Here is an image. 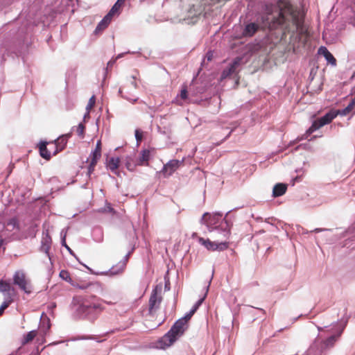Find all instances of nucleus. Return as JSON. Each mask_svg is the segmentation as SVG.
<instances>
[{"mask_svg":"<svg viewBox=\"0 0 355 355\" xmlns=\"http://www.w3.org/2000/svg\"><path fill=\"white\" fill-rule=\"evenodd\" d=\"M90 293L83 295H75L73 297L69 307L71 311V318L73 320H87L94 322L99 315L105 309L103 303L110 304L111 302H107L96 295L92 293H101L103 287L99 282H89Z\"/></svg>","mask_w":355,"mask_h":355,"instance_id":"nucleus-1","label":"nucleus"},{"mask_svg":"<svg viewBox=\"0 0 355 355\" xmlns=\"http://www.w3.org/2000/svg\"><path fill=\"white\" fill-rule=\"evenodd\" d=\"M278 9L277 17L265 13L259 15L257 21L259 28L273 30L277 28L288 29L291 24L296 28L298 25V17L289 0H277L276 3Z\"/></svg>","mask_w":355,"mask_h":355,"instance_id":"nucleus-2","label":"nucleus"},{"mask_svg":"<svg viewBox=\"0 0 355 355\" xmlns=\"http://www.w3.org/2000/svg\"><path fill=\"white\" fill-rule=\"evenodd\" d=\"M349 317L343 318L336 322L331 323L330 326H324V327H318L320 332L324 329H328L327 331H329L330 335H327L324 339L320 340L315 338L314 342L310 345L309 349L303 355H324L326 352L332 348L335 343L338 340L343 334L347 323Z\"/></svg>","mask_w":355,"mask_h":355,"instance_id":"nucleus-3","label":"nucleus"},{"mask_svg":"<svg viewBox=\"0 0 355 355\" xmlns=\"http://www.w3.org/2000/svg\"><path fill=\"white\" fill-rule=\"evenodd\" d=\"M243 207V205L236 207L229 210L225 216L221 211L205 212L200 218V223L202 225H206L209 232L216 231L224 237L229 238L231 234L233 222L230 218H228V216L231 212L235 211Z\"/></svg>","mask_w":355,"mask_h":355,"instance_id":"nucleus-4","label":"nucleus"},{"mask_svg":"<svg viewBox=\"0 0 355 355\" xmlns=\"http://www.w3.org/2000/svg\"><path fill=\"white\" fill-rule=\"evenodd\" d=\"M187 321L182 317L178 319L171 326V329L154 345L159 349H165L175 343L188 329Z\"/></svg>","mask_w":355,"mask_h":355,"instance_id":"nucleus-5","label":"nucleus"},{"mask_svg":"<svg viewBox=\"0 0 355 355\" xmlns=\"http://www.w3.org/2000/svg\"><path fill=\"white\" fill-rule=\"evenodd\" d=\"M38 23L28 18H26L22 21L21 26L18 28V34L22 41V43L27 44L28 42V36L31 34L34 28L37 26Z\"/></svg>","mask_w":355,"mask_h":355,"instance_id":"nucleus-6","label":"nucleus"},{"mask_svg":"<svg viewBox=\"0 0 355 355\" xmlns=\"http://www.w3.org/2000/svg\"><path fill=\"white\" fill-rule=\"evenodd\" d=\"M13 284L17 286L24 293L30 295L32 293V286L26 279L23 271L17 270L13 275Z\"/></svg>","mask_w":355,"mask_h":355,"instance_id":"nucleus-7","label":"nucleus"},{"mask_svg":"<svg viewBox=\"0 0 355 355\" xmlns=\"http://www.w3.org/2000/svg\"><path fill=\"white\" fill-rule=\"evenodd\" d=\"M200 244L203 245L209 251H224L229 247V243L227 241H211L209 239L200 237L198 239Z\"/></svg>","mask_w":355,"mask_h":355,"instance_id":"nucleus-8","label":"nucleus"},{"mask_svg":"<svg viewBox=\"0 0 355 355\" xmlns=\"http://www.w3.org/2000/svg\"><path fill=\"white\" fill-rule=\"evenodd\" d=\"M213 275H214V270L212 271V275H211V277L209 278V279L207 282V285L205 287V292L204 295L196 302V303L193 305V306L191 307L190 311L187 312L182 317L187 322H189V320L191 318L193 315L197 311V310L199 309V307L201 306V304L203 303V302L206 299L208 292H209V286L211 285V281L213 279Z\"/></svg>","mask_w":355,"mask_h":355,"instance_id":"nucleus-9","label":"nucleus"},{"mask_svg":"<svg viewBox=\"0 0 355 355\" xmlns=\"http://www.w3.org/2000/svg\"><path fill=\"white\" fill-rule=\"evenodd\" d=\"M184 162V158H182L181 160L179 159H170L167 163L164 164L162 173H163L164 178H168L172 175L173 173Z\"/></svg>","mask_w":355,"mask_h":355,"instance_id":"nucleus-10","label":"nucleus"},{"mask_svg":"<svg viewBox=\"0 0 355 355\" xmlns=\"http://www.w3.org/2000/svg\"><path fill=\"white\" fill-rule=\"evenodd\" d=\"M71 135L72 133L69 132L67 134L62 135L57 139L51 141V144H55V150L53 151V155H56L66 148L68 140Z\"/></svg>","mask_w":355,"mask_h":355,"instance_id":"nucleus-11","label":"nucleus"},{"mask_svg":"<svg viewBox=\"0 0 355 355\" xmlns=\"http://www.w3.org/2000/svg\"><path fill=\"white\" fill-rule=\"evenodd\" d=\"M350 5L345 8L343 17L345 23L355 27V0H349Z\"/></svg>","mask_w":355,"mask_h":355,"instance_id":"nucleus-12","label":"nucleus"},{"mask_svg":"<svg viewBox=\"0 0 355 355\" xmlns=\"http://www.w3.org/2000/svg\"><path fill=\"white\" fill-rule=\"evenodd\" d=\"M50 144H51V141H48L46 140L41 139L36 146V148L39 150L40 157L46 161L50 160L53 156V153H51L47 148V145Z\"/></svg>","mask_w":355,"mask_h":355,"instance_id":"nucleus-13","label":"nucleus"},{"mask_svg":"<svg viewBox=\"0 0 355 355\" xmlns=\"http://www.w3.org/2000/svg\"><path fill=\"white\" fill-rule=\"evenodd\" d=\"M51 243H52L51 237L49 233L48 232H46L44 236L42 239L40 250L42 252H44L46 254V255L48 257L51 263L53 264L52 254L49 252L51 245Z\"/></svg>","mask_w":355,"mask_h":355,"instance_id":"nucleus-14","label":"nucleus"},{"mask_svg":"<svg viewBox=\"0 0 355 355\" xmlns=\"http://www.w3.org/2000/svg\"><path fill=\"white\" fill-rule=\"evenodd\" d=\"M162 300V297L156 294V291H152L148 304V312L151 315L154 310L157 309L159 307V304Z\"/></svg>","mask_w":355,"mask_h":355,"instance_id":"nucleus-15","label":"nucleus"},{"mask_svg":"<svg viewBox=\"0 0 355 355\" xmlns=\"http://www.w3.org/2000/svg\"><path fill=\"white\" fill-rule=\"evenodd\" d=\"M259 29V25L256 22H248L244 24L242 35L245 37H252Z\"/></svg>","mask_w":355,"mask_h":355,"instance_id":"nucleus-16","label":"nucleus"},{"mask_svg":"<svg viewBox=\"0 0 355 355\" xmlns=\"http://www.w3.org/2000/svg\"><path fill=\"white\" fill-rule=\"evenodd\" d=\"M339 114L337 110L331 109L320 118L318 119V120L322 126H324L329 124Z\"/></svg>","mask_w":355,"mask_h":355,"instance_id":"nucleus-17","label":"nucleus"},{"mask_svg":"<svg viewBox=\"0 0 355 355\" xmlns=\"http://www.w3.org/2000/svg\"><path fill=\"white\" fill-rule=\"evenodd\" d=\"M322 127V125L320 124V123L319 122V121L318 119L313 120L312 121L311 125L306 130L304 134H303L300 137H298L297 138V139L298 141H302V140H304V139H307L308 137L309 136H311V135L313 132H314L315 131H316L317 130L320 129Z\"/></svg>","mask_w":355,"mask_h":355,"instance_id":"nucleus-18","label":"nucleus"},{"mask_svg":"<svg viewBox=\"0 0 355 355\" xmlns=\"http://www.w3.org/2000/svg\"><path fill=\"white\" fill-rule=\"evenodd\" d=\"M288 189V184L284 182L276 183L272 188V197L273 198L282 196L286 193Z\"/></svg>","mask_w":355,"mask_h":355,"instance_id":"nucleus-19","label":"nucleus"},{"mask_svg":"<svg viewBox=\"0 0 355 355\" xmlns=\"http://www.w3.org/2000/svg\"><path fill=\"white\" fill-rule=\"evenodd\" d=\"M179 98L183 101H187L189 99V93L187 86L186 85H182L180 94H177L176 97L173 101V103L179 105H182V103L180 101Z\"/></svg>","mask_w":355,"mask_h":355,"instance_id":"nucleus-20","label":"nucleus"},{"mask_svg":"<svg viewBox=\"0 0 355 355\" xmlns=\"http://www.w3.org/2000/svg\"><path fill=\"white\" fill-rule=\"evenodd\" d=\"M92 239L96 243H101L103 241V231L101 226H95L92 230Z\"/></svg>","mask_w":355,"mask_h":355,"instance_id":"nucleus-21","label":"nucleus"},{"mask_svg":"<svg viewBox=\"0 0 355 355\" xmlns=\"http://www.w3.org/2000/svg\"><path fill=\"white\" fill-rule=\"evenodd\" d=\"M151 158V151L149 149H143L140 151L139 157L137 160V164L144 165V162H148Z\"/></svg>","mask_w":355,"mask_h":355,"instance_id":"nucleus-22","label":"nucleus"},{"mask_svg":"<svg viewBox=\"0 0 355 355\" xmlns=\"http://www.w3.org/2000/svg\"><path fill=\"white\" fill-rule=\"evenodd\" d=\"M120 268H121V266L120 267L119 266V262H118L116 265L111 267L108 270L101 272V275H109L111 277L117 275L121 274L125 270V269H122L121 270Z\"/></svg>","mask_w":355,"mask_h":355,"instance_id":"nucleus-23","label":"nucleus"},{"mask_svg":"<svg viewBox=\"0 0 355 355\" xmlns=\"http://www.w3.org/2000/svg\"><path fill=\"white\" fill-rule=\"evenodd\" d=\"M125 168L131 172L135 171L137 164V161L134 162V159L131 155H127L125 158Z\"/></svg>","mask_w":355,"mask_h":355,"instance_id":"nucleus-24","label":"nucleus"},{"mask_svg":"<svg viewBox=\"0 0 355 355\" xmlns=\"http://www.w3.org/2000/svg\"><path fill=\"white\" fill-rule=\"evenodd\" d=\"M37 331L34 329L28 331V333L24 334L23 338L21 340V344L26 345L29 342L32 341L34 338L37 336Z\"/></svg>","mask_w":355,"mask_h":355,"instance_id":"nucleus-25","label":"nucleus"},{"mask_svg":"<svg viewBox=\"0 0 355 355\" xmlns=\"http://www.w3.org/2000/svg\"><path fill=\"white\" fill-rule=\"evenodd\" d=\"M59 277L64 281L68 282L71 286H73L76 280L71 278L69 272L67 270H61L59 273Z\"/></svg>","mask_w":355,"mask_h":355,"instance_id":"nucleus-26","label":"nucleus"},{"mask_svg":"<svg viewBox=\"0 0 355 355\" xmlns=\"http://www.w3.org/2000/svg\"><path fill=\"white\" fill-rule=\"evenodd\" d=\"M14 288L10 286V284L8 282L3 281V279H0V292L5 293H10V291H14Z\"/></svg>","mask_w":355,"mask_h":355,"instance_id":"nucleus-27","label":"nucleus"},{"mask_svg":"<svg viewBox=\"0 0 355 355\" xmlns=\"http://www.w3.org/2000/svg\"><path fill=\"white\" fill-rule=\"evenodd\" d=\"M12 302L13 299L10 293L6 294V297L5 298V300L2 302V304L0 306V315H1L3 313L4 310L7 309Z\"/></svg>","mask_w":355,"mask_h":355,"instance_id":"nucleus-28","label":"nucleus"},{"mask_svg":"<svg viewBox=\"0 0 355 355\" xmlns=\"http://www.w3.org/2000/svg\"><path fill=\"white\" fill-rule=\"evenodd\" d=\"M60 244H61L62 247H64L69 252V253L71 255L74 257L75 259L79 263H80L79 258L77 257V255L75 254V252L70 248V247L67 244L66 239H65V234H64V236H62V240H60Z\"/></svg>","mask_w":355,"mask_h":355,"instance_id":"nucleus-29","label":"nucleus"},{"mask_svg":"<svg viewBox=\"0 0 355 355\" xmlns=\"http://www.w3.org/2000/svg\"><path fill=\"white\" fill-rule=\"evenodd\" d=\"M120 158L119 157H111L106 162V168L119 166Z\"/></svg>","mask_w":355,"mask_h":355,"instance_id":"nucleus-30","label":"nucleus"},{"mask_svg":"<svg viewBox=\"0 0 355 355\" xmlns=\"http://www.w3.org/2000/svg\"><path fill=\"white\" fill-rule=\"evenodd\" d=\"M89 282H87L85 281L80 280L79 282L78 281H75L73 287L77 288L80 290H87L89 287Z\"/></svg>","mask_w":355,"mask_h":355,"instance_id":"nucleus-31","label":"nucleus"},{"mask_svg":"<svg viewBox=\"0 0 355 355\" xmlns=\"http://www.w3.org/2000/svg\"><path fill=\"white\" fill-rule=\"evenodd\" d=\"M134 251V248H132V250L130 251H129L126 254L125 256L123 257V259L122 260H121L120 261H119V266L120 267L121 266V268L120 270H121L122 269H125V266H126V263L128 262L131 254L132 253V252Z\"/></svg>","mask_w":355,"mask_h":355,"instance_id":"nucleus-32","label":"nucleus"},{"mask_svg":"<svg viewBox=\"0 0 355 355\" xmlns=\"http://www.w3.org/2000/svg\"><path fill=\"white\" fill-rule=\"evenodd\" d=\"M212 59H213V51L211 50H209L205 53V55L204 56V58H202V60L201 61V64H200L201 67H205V64H207L206 61L208 62L211 61Z\"/></svg>","mask_w":355,"mask_h":355,"instance_id":"nucleus-33","label":"nucleus"},{"mask_svg":"<svg viewBox=\"0 0 355 355\" xmlns=\"http://www.w3.org/2000/svg\"><path fill=\"white\" fill-rule=\"evenodd\" d=\"M101 157V153H99L98 151L92 150V152L89 154L90 162L93 163H98V160Z\"/></svg>","mask_w":355,"mask_h":355,"instance_id":"nucleus-34","label":"nucleus"},{"mask_svg":"<svg viewBox=\"0 0 355 355\" xmlns=\"http://www.w3.org/2000/svg\"><path fill=\"white\" fill-rule=\"evenodd\" d=\"M85 125L83 122L79 123L78 126L76 127V132L78 136L83 139L85 137Z\"/></svg>","mask_w":355,"mask_h":355,"instance_id":"nucleus-35","label":"nucleus"},{"mask_svg":"<svg viewBox=\"0 0 355 355\" xmlns=\"http://www.w3.org/2000/svg\"><path fill=\"white\" fill-rule=\"evenodd\" d=\"M7 225L8 226H10V225L12 226V229H17V230L19 229V220L16 217H13V218L9 219V220L7 223Z\"/></svg>","mask_w":355,"mask_h":355,"instance_id":"nucleus-36","label":"nucleus"},{"mask_svg":"<svg viewBox=\"0 0 355 355\" xmlns=\"http://www.w3.org/2000/svg\"><path fill=\"white\" fill-rule=\"evenodd\" d=\"M232 72L231 71V69H228L227 67L222 71L220 76V80L222 81L231 75H232Z\"/></svg>","mask_w":355,"mask_h":355,"instance_id":"nucleus-37","label":"nucleus"},{"mask_svg":"<svg viewBox=\"0 0 355 355\" xmlns=\"http://www.w3.org/2000/svg\"><path fill=\"white\" fill-rule=\"evenodd\" d=\"M116 61V59L112 58L110 60H109L107 62L106 67L103 68V71H104L103 78L104 79H105L107 74L108 73V68H112L114 66V64H115Z\"/></svg>","mask_w":355,"mask_h":355,"instance_id":"nucleus-38","label":"nucleus"},{"mask_svg":"<svg viewBox=\"0 0 355 355\" xmlns=\"http://www.w3.org/2000/svg\"><path fill=\"white\" fill-rule=\"evenodd\" d=\"M27 231L29 236H35L36 232L37 231V225L35 223H32L28 227Z\"/></svg>","mask_w":355,"mask_h":355,"instance_id":"nucleus-39","label":"nucleus"},{"mask_svg":"<svg viewBox=\"0 0 355 355\" xmlns=\"http://www.w3.org/2000/svg\"><path fill=\"white\" fill-rule=\"evenodd\" d=\"M125 0H116V1L112 6V8L117 12V15L121 12V7L124 3Z\"/></svg>","mask_w":355,"mask_h":355,"instance_id":"nucleus-40","label":"nucleus"},{"mask_svg":"<svg viewBox=\"0 0 355 355\" xmlns=\"http://www.w3.org/2000/svg\"><path fill=\"white\" fill-rule=\"evenodd\" d=\"M106 28H107V26H105V24L102 21H100L98 23V24L94 31V33L95 35H98V33H101L103 30H105Z\"/></svg>","mask_w":355,"mask_h":355,"instance_id":"nucleus-41","label":"nucleus"},{"mask_svg":"<svg viewBox=\"0 0 355 355\" xmlns=\"http://www.w3.org/2000/svg\"><path fill=\"white\" fill-rule=\"evenodd\" d=\"M327 64L335 67L336 66V59L334 58L331 53H329L326 58H324Z\"/></svg>","mask_w":355,"mask_h":355,"instance_id":"nucleus-42","label":"nucleus"},{"mask_svg":"<svg viewBox=\"0 0 355 355\" xmlns=\"http://www.w3.org/2000/svg\"><path fill=\"white\" fill-rule=\"evenodd\" d=\"M48 320V322H47V326L45 327V329H42V331H43V334L42 336V338L40 341V344H43L44 343L46 342V339H45V336L47 334V331H49V329H50L51 327V322H50V320L49 318H47Z\"/></svg>","mask_w":355,"mask_h":355,"instance_id":"nucleus-43","label":"nucleus"},{"mask_svg":"<svg viewBox=\"0 0 355 355\" xmlns=\"http://www.w3.org/2000/svg\"><path fill=\"white\" fill-rule=\"evenodd\" d=\"M143 131L140 129H136L135 131V137L137 141V146L141 142Z\"/></svg>","mask_w":355,"mask_h":355,"instance_id":"nucleus-44","label":"nucleus"},{"mask_svg":"<svg viewBox=\"0 0 355 355\" xmlns=\"http://www.w3.org/2000/svg\"><path fill=\"white\" fill-rule=\"evenodd\" d=\"M330 53L331 52L324 46H320L318 50V53L320 54V55H322L324 58H326L327 55Z\"/></svg>","mask_w":355,"mask_h":355,"instance_id":"nucleus-45","label":"nucleus"},{"mask_svg":"<svg viewBox=\"0 0 355 355\" xmlns=\"http://www.w3.org/2000/svg\"><path fill=\"white\" fill-rule=\"evenodd\" d=\"M243 62V58L240 56H237L235 58H234L231 63L232 65H234L236 68H238Z\"/></svg>","mask_w":355,"mask_h":355,"instance_id":"nucleus-46","label":"nucleus"},{"mask_svg":"<svg viewBox=\"0 0 355 355\" xmlns=\"http://www.w3.org/2000/svg\"><path fill=\"white\" fill-rule=\"evenodd\" d=\"M96 164H97L96 163H93L92 162H89V164L87 166V175L89 177H90L92 173H93V172L94 171Z\"/></svg>","mask_w":355,"mask_h":355,"instance_id":"nucleus-47","label":"nucleus"},{"mask_svg":"<svg viewBox=\"0 0 355 355\" xmlns=\"http://www.w3.org/2000/svg\"><path fill=\"white\" fill-rule=\"evenodd\" d=\"M171 289V283L169 277L166 275H164V290L168 291Z\"/></svg>","mask_w":355,"mask_h":355,"instance_id":"nucleus-48","label":"nucleus"},{"mask_svg":"<svg viewBox=\"0 0 355 355\" xmlns=\"http://www.w3.org/2000/svg\"><path fill=\"white\" fill-rule=\"evenodd\" d=\"M95 102H96L95 95H92L88 101L87 105L86 107V110H89V109L94 105Z\"/></svg>","mask_w":355,"mask_h":355,"instance_id":"nucleus-49","label":"nucleus"},{"mask_svg":"<svg viewBox=\"0 0 355 355\" xmlns=\"http://www.w3.org/2000/svg\"><path fill=\"white\" fill-rule=\"evenodd\" d=\"M80 339L81 340H95L97 343H102L103 341V340H98L96 338V336H94V335L85 336H83Z\"/></svg>","mask_w":355,"mask_h":355,"instance_id":"nucleus-50","label":"nucleus"},{"mask_svg":"<svg viewBox=\"0 0 355 355\" xmlns=\"http://www.w3.org/2000/svg\"><path fill=\"white\" fill-rule=\"evenodd\" d=\"M115 14H117V12L114 10H113L112 8L111 9L109 10V12L104 16L105 17H107V19H110V20H112L113 16L115 15Z\"/></svg>","mask_w":355,"mask_h":355,"instance_id":"nucleus-51","label":"nucleus"},{"mask_svg":"<svg viewBox=\"0 0 355 355\" xmlns=\"http://www.w3.org/2000/svg\"><path fill=\"white\" fill-rule=\"evenodd\" d=\"M80 263L82 264L84 267H85L89 270L90 274L96 275H101V272H95L92 268H91L90 267H89L86 264L83 263L81 261H80Z\"/></svg>","mask_w":355,"mask_h":355,"instance_id":"nucleus-52","label":"nucleus"},{"mask_svg":"<svg viewBox=\"0 0 355 355\" xmlns=\"http://www.w3.org/2000/svg\"><path fill=\"white\" fill-rule=\"evenodd\" d=\"M102 150V144L101 140H98L96 144L95 148L93 150L98 151L99 153H101Z\"/></svg>","mask_w":355,"mask_h":355,"instance_id":"nucleus-53","label":"nucleus"},{"mask_svg":"<svg viewBox=\"0 0 355 355\" xmlns=\"http://www.w3.org/2000/svg\"><path fill=\"white\" fill-rule=\"evenodd\" d=\"M162 286L161 284H157L153 289V291H156V294L159 295V293L162 291Z\"/></svg>","mask_w":355,"mask_h":355,"instance_id":"nucleus-54","label":"nucleus"},{"mask_svg":"<svg viewBox=\"0 0 355 355\" xmlns=\"http://www.w3.org/2000/svg\"><path fill=\"white\" fill-rule=\"evenodd\" d=\"M297 230H298V232L302 234H306L310 232V231H308L307 230L304 229L302 227H298Z\"/></svg>","mask_w":355,"mask_h":355,"instance_id":"nucleus-55","label":"nucleus"},{"mask_svg":"<svg viewBox=\"0 0 355 355\" xmlns=\"http://www.w3.org/2000/svg\"><path fill=\"white\" fill-rule=\"evenodd\" d=\"M227 67L230 69H231V71L232 72V73H235L236 72V69L234 65H232V64L231 63V62L228 64V65L227 66Z\"/></svg>","mask_w":355,"mask_h":355,"instance_id":"nucleus-56","label":"nucleus"},{"mask_svg":"<svg viewBox=\"0 0 355 355\" xmlns=\"http://www.w3.org/2000/svg\"><path fill=\"white\" fill-rule=\"evenodd\" d=\"M299 147H302V148H304V149H305V150H310V149H311V146H310V144H308V143L302 144H300V145L298 146V148H299Z\"/></svg>","mask_w":355,"mask_h":355,"instance_id":"nucleus-57","label":"nucleus"},{"mask_svg":"<svg viewBox=\"0 0 355 355\" xmlns=\"http://www.w3.org/2000/svg\"><path fill=\"white\" fill-rule=\"evenodd\" d=\"M300 180H301V177L298 176V175H297L296 177H295L293 178H292V180H291L292 185L293 186L295 182H298Z\"/></svg>","mask_w":355,"mask_h":355,"instance_id":"nucleus-58","label":"nucleus"},{"mask_svg":"<svg viewBox=\"0 0 355 355\" xmlns=\"http://www.w3.org/2000/svg\"><path fill=\"white\" fill-rule=\"evenodd\" d=\"M101 21H102L105 24V26H108L112 20L107 19L105 17H103V18Z\"/></svg>","mask_w":355,"mask_h":355,"instance_id":"nucleus-59","label":"nucleus"},{"mask_svg":"<svg viewBox=\"0 0 355 355\" xmlns=\"http://www.w3.org/2000/svg\"><path fill=\"white\" fill-rule=\"evenodd\" d=\"M101 21H102L105 24V26H108L112 20L107 19L105 17H103V18Z\"/></svg>","mask_w":355,"mask_h":355,"instance_id":"nucleus-60","label":"nucleus"},{"mask_svg":"<svg viewBox=\"0 0 355 355\" xmlns=\"http://www.w3.org/2000/svg\"><path fill=\"white\" fill-rule=\"evenodd\" d=\"M326 230H327V229H324V228H315L313 230L310 231V232L318 233V232H321L326 231Z\"/></svg>","mask_w":355,"mask_h":355,"instance_id":"nucleus-61","label":"nucleus"},{"mask_svg":"<svg viewBox=\"0 0 355 355\" xmlns=\"http://www.w3.org/2000/svg\"><path fill=\"white\" fill-rule=\"evenodd\" d=\"M44 348H45V347H43V348L40 351V350H39V348H38V347H37V349H36V352H32V353H31L29 355H40L41 352H42Z\"/></svg>","mask_w":355,"mask_h":355,"instance_id":"nucleus-62","label":"nucleus"},{"mask_svg":"<svg viewBox=\"0 0 355 355\" xmlns=\"http://www.w3.org/2000/svg\"><path fill=\"white\" fill-rule=\"evenodd\" d=\"M107 211L110 213H114L115 212V210L112 207L111 204H107Z\"/></svg>","mask_w":355,"mask_h":355,"instance_id":"nucleus-63","label":"nucleus"},{"mask_svg":"<svg viewBox=\"0 0 355 355\" xmlns=\"http://www.w3.org/2000/svg\"><path fill=\"white\" fill-rule=\"evenodd\" d=\"M89 111L87 110V112L84 114L83 121L85 122L87 119H89Z\"/></svg>","mask_w":355,"mask_h":355,"instance_id":"nucleus-64","label":"nucleus"}]
</instances>
